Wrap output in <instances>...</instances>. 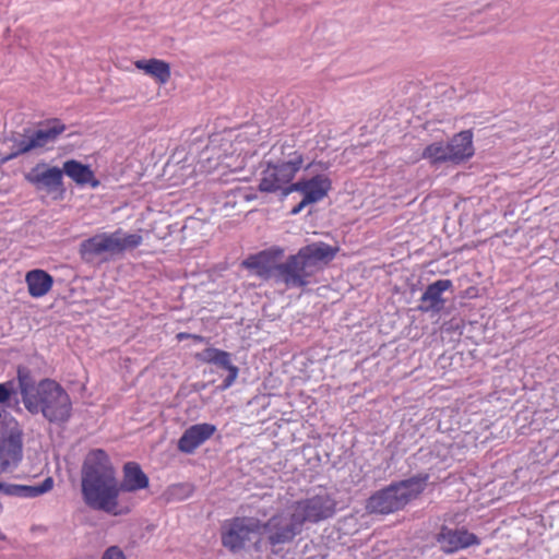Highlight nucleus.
Returning <instances> with one entry per match:
<instances>
[{
    "label": "nucleus",
    "instance_id": "20",
    "mask_svg": "<svg viewBox=\"0 0 559 559\" xmlns=\"http://www.w3.org/2000/svg\"><path fill=\"white\" fill-rule=\"evenodd\" d=\"M445 144L450 155V163L454 165H459L474 155L473 132L471 130H464L454 134Z\"/></svg>",
    "mask_w": 559,
    "mask_h": 559
},
{
    "label": "nucleus",
    "instance_id": "30",
    "mask_svg": "<svg viewBox=\"0 0 559 559\" xmlns=\"http://www.w3.org/2000/svg\"><path fill=\"white\" fill-rule=\"evenodd\" d=\"M13 393L12 382L0 383V403H5L11 399Z\"/></svg>",
    "mask_w": 559,
    "mask_h": 559
},
{
    "label": "nucleus",
    "instance_id": "17",
    "mask_svg": "<svg viewBox=\"0 0 559 559\" xmlns=\"http://www.w3.org/2000/svg\"><path fill=\"white\" fill-rule=\"evenodd\" d=\"M195 358L204 364H214L228 370V376L223 381L222 389H228L234 384L238 377V368L231 364L228 352L207 347L203 352L195 354Z\"/></svg>",
    "mask_w": 559,
    "mask_h": 559
},
{
    "label": "nucleus",
    "instance_id": "32",
    "mask_svg": "<svg viewBox=\"0 0 559 559\" xmlns=\"http://www.w3.org/2000/svg\"><path fill=\"white\" fill-rule=\"evenodd\" d=\"M191 337V333H187V332H180L176 335V338L181 342L183 340H188Z\"/></svg>",
    "mask_w": 559,
    "mask_h": 559
},
{
    "label": "nucleus",
    "instance_id": "21",
    "mask_svg": "<svg viewBox=\"0 0 559 559\" xmlns=\"http://www.w3.org/2000/svg\"><path fill=\"white\" fill-rule=\"evenodd\" d=\"M62 173H64L78 186H90L95 189L100 185L91 167L76 159H69L64 162Z\"/></svg>",
    "mask_w": 559,
    "mask_h": 559
},
{
    "label": "nucleus",
    "instance_id": "2",
    "mask_svg": "<svg viewBox=\"0 0 559 559\" xmlns=\"http://www.w3.org/2000/svg\"><path fill=\"white\" fill-rule=\"evenodd\" d=\"M428 479V474H419L376 491L366 501L367 512L390 514L404 509L425 490Z\"/></svg>",
    "mask_w": 559,
    "mask_h": 559
},
{
    "label": "nucleus",
    "instance_id": "15",
    "mask_svg": "<svg viewBox=\"0 0 559 559\" xmlns=\"http://www.w3.org/2000/svg\"><path fill=\"white\" fill-rule=\"evenodd\" d=\"M26 180L37 189H45L47 192H63V173L58 167H46L37 165L26 176Z\"/></svg>",
    "mask_w": 559,
    "mask_h": 559
},
{
    "label": "nucleus",
    "instance_id": "28",
    "mask_svg": "<svg viewBox=\"0 0 559 559\" xmlns=\"http://www.w3.org/2000/svg\"><path fill=\"white\" fill-rule=\"evenodd\" d=\"M17 380L22 401L24 406H26V400L34 397L36 394V386L34 385L29 370L26 368L17 369Z\"/></svg>",
    "mask_w": 559,
    "mask_h": 559
},
{
    "label": "nucleus",
    "instance_id": "13",
    "mask_svg": "<svg viewBox=\"0 0 559 559\" xmlns=\"http://www.w3.org/2000/svg\"><path fill=\"white\" fill-rule=\"evenodd\" d=\"M216 430V426L210 423H201L188 427L178 439V451L183 454H193L198 448L215 435Z\"/></svg>",
    "mask_w": 559,
    "mask_h": 559
},
{
    "label": "nucleus",
    "instance_id": "9",
    "mask_svg": "<svg viewBox=\"0 0 559 559\" xmlns=\"http://www.w3.org/2000/svg\"><path fill=\"white\" fill-rule=\"evenodd\" d=\"M64 130L66 126L60 120L53 119L49 122L48 128L38 129L29 135H24L22 139L16 140L14 150L9 155L0 157V163L4 164L19 155L45 147L48 143L55 142Z\"/></svg>",
    "mask_w": 559,
    "mask_h": 559
},
{
    "label": "nucleus",
    "instance_id": "5",
    "mask_svg": "<svg viewBox=\"0 0 559 559\" xmlns=\"http://www.w3.org/2000/svg\"><path fill=\"white\" fill-rule=\"evenodd\" d=\"M84 502L94 510L119 516L131 512L134 501L120 495L116 476L81 483Z\"/></svg>",
    "mask_w": 559,
    "mask_h": 559
},
{
    "label": "nucleus",
    "instance_id": "3",
    "mask_svg": "<svg viewBox=\"0 0 559 559\" xmlns=\"http://www.w3.org/2000/svg\"><path fill=\"white\" fill-rule=\"evenodd\" d=\"M274 150H280V158L276 163H267L266 167L261 171L259 180V190L261 192H276L293 185L292 180L297 173L304 167V153L296 148L294 141L292 143L285 141L278 146L274 145Z\"/></svg>",
    "mask_w": 559,
    "mask_h": 559
},
{
    "label": "nucleus",
    "instance_id": "8",
    "mask_svg": "<svg viewBox=\"0 0 559 559\" xmlns=\"http://www.w3.org/2000/svg\"><path fill=\"white\" fill-rule=\"evenodd\" d=\"M290 510L304 526L306 522L318 523L332 518L336 512V501L324 492L294 502Z\"/></svg>",
    "mask_w": 559,
    "mask_h": 559
},
{
    "label": "nucleus",
    "instance_id": "36",
    "mask_svg": "<svg viewBox=\"0 0 559 559\" xmlns=\"http://www.w3.org/2000/svg\"><path fill=\"white\" fill-rule=\"evenodd\" d=\"M3 538H4V536H3V535H2V533L0 532V539H3Z\"/></svg>",
    "mask_w": 559,
    "mask_h": 559
},
{
    "label": "nucleus",
    "instance_id": "27",
    "mask_svg": "<svg viewBox=\"0 0 559 559\" xmlns=\"http://www.w3.org/2000/svg\"><path fill=\"white\" fill-rule=\"evenodd\" d=\"M421 158L428 160L433 166L450 163L447 144L439 141L427 145L423 150Z\"/></svg>",
    "mask_w": 559,
    "mask_h": 559
},
{
    "label": "nucleus",
    "instance_id": "1",
    "mask_svg": "<svg viewBox=\"0 0 559 559\" xmlns=\"http://www.w3.org/2000/svg\"><path fill=\"white\" fill-rule=\"evenodd\" d=\"M338 250V247H332L323 241L307 245L296 254L289 255L285 262L276 264L277 281L287 287H305L322 265L335 258Z\"/></svg>",
    "mask_w": 559,
    "mask_h": 559
},
{
    "label": "nucleus",
    "instance_id": "7",
    "mask_svg": "<svg viewBox=\"0 0 559 559\" xmlns=\"http://www.w3.org/2000/svg\"><path fill=\"white\" fill-rule=\"evenodd\" d=\"M262 533V522L254 518L236 516L224 522L221 532L222 545L231 552L245 548L251 535Z\"/></svg>",
    "mask_w": 559,
    "mask_h": 559
},
{
    "label": "nucleus",
    "instance_id": "16",
    "mask_svg": "<svg viewBox=\"0 0 559 559\" xmlns=\"http://www.w3.org/2000/svg\"><path fill=\"white\" fill-rule=\"evenodd\" d=\"M331 189V181L325 176H314L309 180H300L289 185L285 189V194L298 191L304 194L306 202L316 203L322 200Z\"/></svg>",
    "mask_w": 559,
    "mask_h": 559
},
{
    "label": "nucleus",
    "instance_id": "4",
    "mask_svg": "<svg viewBox=\"0 0 559 559\" xmlns=\"http://www.w3.org/2000/svg\"><path fill=\"white\" fill-rule=\"evenodd\" d=\"M31 414L41 413L51 424H64L72 415V402L68 392L55 380L44 379L36 385V394L26 400Z\"/></svg>",
    "mask_w": 559,
    "mask_h": 559
},
{
    "label": "nucleus",
    "instance_id": "33",
    "mask_svg": "<svg viewBox=\"0 0 559 559\" xmlns=\"http://www.w3.org/2000/svg\"><path fill=\"white\" fill-rule=\"evenodd\" d=\"M185 489H188V487H187L186 485H181V484H179V485H175V486H173V487L170 488V490H171V492H173V493H176V492H178V491H183Z\"/></svg>",
    "mask_w": 559,
    "mask_h": 559
},
{
    "label": "nucleus",
    "instance_id": "25",
    "mask_svg": "<svg viewBox=\"0 0 559 559\" xmlns=\"http://www.w3.org/2000/svg\"><path fill=\"white\" fill-rule=\"evenodd\" d=\"M53 487V479L47 477L41 484L37 486L27 485H5L0 483V491H3L8 496H16L23 498H35L45 492H48Z\"/></svg>",
    "mask_w": 559,
    "mask_h": 559
},
{
    "label": "nucleus",
    "instance_id": "29",
    "mask_svg": "<svg viewBox=\"0 0 559 559\" xmlns=\"http://www.w3.org/2000/svg\"><path fill=\"white\" fill-rule=\"evenodd\" d=\"M102 559H127V557L118 546H110L104 551Z\"/></svg>",
    "mask_w": 559,
    "mask_h": 559
},
{
    "label": "nucleus",
    "instance_id": "23",
    "mask_svg": "<svg viewBox=\"0 0 559 559\" xmlns=\"http://www.w3.org/2000/svg\"><path fill=\"white\" fill-rule=\"evenodd\" d=\"M134 66L138 70L153 78L160 85L166 84L170 80V64L165 60L157 58L141 59L134 61Z\"/></svg>",
    "mask_w": 559,
    "mask_h": 559
},
{
    "label": "nucleus",
    "instance_id": "10",
    "mask_svg": "<svg viewBox=\"0 0 559 559\" xmlns=\"http://www.w3.org/2000/svg\"><path fill=\"white\" fill-rule=\"evenodd\" d=\"M302 525L290 510L289 513H277L262 523V531L267 535L272 547L292 543L302 532Z\"/></svg>",
    "mask_w": 559,
    "mask_h": 559
},
{
    "label": "nucleus",
    "instance_id": "26",
    "mask_svg": "<svg viewBox=\"0 0 559 559\" xmlns=\"http://www.w3.org/2000/svg\"><path fill=\"white\" fill-rule=\"evenodd\" d=\"M103 233L96 234L80 243L79 253L81 258L91 262L103 255Z\"/></svg>",
    "mask_w": 559,
    "mask_h": 559
},
{
    "label": "nucleus",
    "instance_id": "24",
    "mask_svg": "<svg viewBox=\"0 0 559 559\" xmlns=\"http://www.w3.org/2000/svg\"><path fill=\"white\" fill-rule=\"evenodd\" d=\"M28 294L34 298L47 295L53 285V277L40 269L31 270L25 275Z\"/></svg>",
    "mask_w": 559,
    "mask_h": 559
},
{
    "label": "nucleus",
    "instance_id": "22",
    "mask_svg": "<svg viewBox=\"0 0 559 559\" xmlns=\"http://www.w3.org/2000/svg\"><path fill=\"white\" fill-rule=\"evenodd\" d=\"M451 287L452 282L450 280H438L428 285L420 298L421 302L427 305L420 306V310L425 312L431 310L439 311L444 302L442 294Z\"/></svg>",
    "mask_w": 559,
    "mask_h": 559
},
{
    "label": "nucleus",
    "instance_id": "18",
    "mask_svg": "<svg viewBox=\"0 0 559 559\" xmlns=\"http://www.w3.org/2000/svg\"><path fill=\"white\" fill-rule=\"evenodd\" d=\"M285 253V250L281 247L274 246L257 254L248 257L243 262V266L249 270H254L260 276H267L271 270L276 271L274 262L281 259Z\"/></svg>",
    "mask_w": 559,
    "mask_h": 559
},
{
    "label": "nucleus",
    "instance_id": "12",
    "mask_svg": "<svg viewBox=\"0 0 559 559\" xmlns=\"http://www.w3.org/2000/svg\"><path fill=\"white\" fill-rule=\"evenodd\" d=\"M116 475V469L103 449H93L86 454L81 471V483Z\"/></svg>",
    "mask_w": 559,
    "mask_h": 559
},
{
    "label": "nucleus",
    "instance_id": "6",
    "mask_svg": "<svg viewBox=\"0 0 559 559\" xmlns=\"http://www.w3.org/2000/svg\"><path fill=\"white\" fill-rule=\"evenodd\" d=\"M23 457V431L8 411L0 412V472H12Z\"/></svg>",
    "mask_w": 559,
    "mask_h": 559
},
{
    "label": "nucleus",
    "instance_id": "14",
    "mask_svg": "<svg viewBox=\"0 0 559 559\" xmlns=\"http://www.w3.org/2000/svg\"><path fill=\"white\" fill-rule=\"evenodd\" d=\"M143 237L140 234H126L121 228L112 233H103V255H119L141 246Z\"/></svg>",
    "mask_w": 559,
    "mask_h": 559
},
{
    "label": "nucleus",
    "instance_id": "31",
    "mask_svg": "<svg viewBox=\"0 0 559 559\" xmlns=\"http://www.w3.org/2000/svg\"><path fill=\"white\" fill-rule=\"evenodd\" d=\"M308 204H310V202H306V199L304 198L296 206L292 209L290 214L296 215L300 213Z\"/></svg>",
    "mask_w": 559,
    "mask_h": 559
},
{
    "label": "nucleus",
    "instance_id": "19",
    "mask_svg": "<svg viewBox=\"0 0 559 559\" xmlns=\"http://www.w3.org/2000/svg\"><path fill=\"white\" fill-rule=\"evenodd\" d=\"M150 485L147 475L136 462H128L122 468V480H118L120 495L146 489Z\"/></svg>",
    "mask_w": 559,
    "mask_h": 559
},
{
    "label": "nucleus",
    "instance_id": "34",
    "mask_svg": "<svg viewBox=\"0 0 559 559\" xmlns=\"http://www.w3.org/2000/svg\"><path fill=\"white\" fill-rule=\"evenodd\" d=\"M190 338H192L193 341H195L198 343L204 342V337L202 335L191 334Z\"/></svg>",
    "mask_w": 559,
    "mask_h": 559
},
{
    "label": "nucleus",
    "instance_id": "11",
    "mask_svg": "<svg viewBox=\"0 0 559 559\" xmlns=\"http://www.w3.org/2000/svg\"><path fill=\"white\" fill-rule=\"evenodd\" d=\"M436 540L444 554H454L472 546L480 545V539L466 528H451L447 525L440 527Z\"/></svg>",
    "mask_w": 559,
    "mask_h": 559
},
{
    "label": "nucleus",
    "instance_id": "35",
    "mask_svg": "<svg viewBox=\"0 0 559 559\" xmlns=\"http://www.w3.org/2000/svg\"><path fill=\"white\" fill-rule=\"evenodd\" d=\"M253 547L257 551L261 549V538H259L257 542H254Z\"/></svg>",
    "mask_w": 559,
    "mask_h": 559
}]
</instances>
